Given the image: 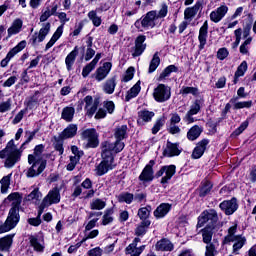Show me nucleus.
Segmentation results:
<instances>
[{
  "mask_svg": "<svg viewBox=\"0 0 256 256\" xmlns=\"http://www.w3.org/2000/svg\"><path fill=\"white\" fill-rule=\"evenodd\" d=\"M146 39L147 37L145 35H139L135 39V46L131 50L132 57H141L145 53V49H147Z\"/></svg>",
  "mask_w": 256,
  "mask_h": 256,
  "instance_id": "12",
  "label": "nucleus"
},
{
  "mask_svg": "<svg viewBox=\"0 0 256 256\" xmlns=\"http://www.w3.org/2000/svg\"><path fill=\"white\" fill-rule=\"evenodd\" d=\"M239 97H233L230 99V103L233 105V109H251L253 106V101H243L239 102L238 101Z\"/></svg>",
  "mask_w": 256,
  "mask_h": 256,
  "instance_id": "30",
  "label": "nucleus"
},
{
  "mask_svg": "<svg viewBox=\"0 0 256 256\" xmlns=\"http://www.w3.org/2000/svg\"><path fill=\"white\" fill-rule=\"evenodd\" d=\"M77 55H79V48L77 46H75V48L73 49V51H71L65 59V64L67 67V71H71V69H73V65L75 63V59H77Z\"/></svg>",
  "mask_w": 256,
  "mask_h": 256,
  "instance_id": "27",
  "label": "nucleus"
},
{
  "mask_svg": "<svg viewBox=\"0 0 256 256\" xmlns=\"http://www.w3.org/2000/svg\"><path fill=\"white\" fill-rule=\"evenodd\" d=\"M228 11L229 7L221 5L216 10L210 13V21H212L213 23H219V21H221V19H223V17L227 15Z\"/></svg>",
  "mask_w": 256,
  "mask_h": 256,
  "instance_id": "19",
  "label": "nucleus"
},
{
  "mask_svg": "<svg viewBox=\"0 0 256 256\" xmlns=\"http://www.w3.org/2000/svg\"><path fill=\"white\" fill-rule=\"evenodd\" d=\"M118 201L119 203H127V205H131L134 201V195L129 192L122 193L118 196Z\"/></svg>",
  "mask_w": 256,
  "mask_h": 256,
  "instance_id": "46",
  "label": "nucleus"
},
{
  "mask_svg": "<svg viewBox=\"0 0 256 256\" xmlns=\"http://www.w3.org/2000/svg\"><path fill=\"white\" fill-rule=\"evenodd\" d=\"M151 225V221L149 220H143L136 228L135 235L137 237H143L145 233H147V229H149V226Z\"/></svg>",
  "mask_w": 256,
  "mask_h": 256,
  "instance_id": "37",
  "label": "nucleus"
},
{
  "mask_svg": "<svg viewBox=\"0 0 256 256\" xmlns=\"http://www.w3.org/2000/svg\"><path fill=\"white\" fill-rule=\"evenodd\" d=\"M77 135V125L70 124L60 134V139H73Z\"/></svg>",
  "mask_w": 256,
  "mask_h": 256,
  "instance_id": "26",
  "label": "nucleus"
},
{
  "mask_svg": "<svg viewBox=\"0 0 256 256\" xmlns=\"http://www.w3.org/2000/svg\"><path fill=\"white\" fill-rule=\"evenodd\" d=\"M201 9V2H197L193 7L186 8L184 11V19H193Z\"/></svg>",
  "mask_w": 256,
  "mask_h": 256,
  "instance_id": "35",
  "label": "nucleus"
},
{
  "mask_svg": "<svg viewBox=\"0 0 256 256\" xmlns=\"http://www.w3.org/2000/svg\"><path fill=\"white\" fill-rule=\"evenodd\" d=\"M113 223V209H107L102 217V225Z\"/></svg>",
  "mask_w": 256,
  "mask_h": 256,
  "instance_id": "52",
  "label": "nucleus"
},
{
  "mask_svg": "<svg viewBox=\"0 0 256 256\" xmlns=\"http://www.w3.org/2000/svg\"><path fill=\"white\" fill-rule=\"evenodd\" d=\"M219 208L225 213V215H233L237 209H239V204H237V198H232L231 200H224L220 203Z\"/></svg>",
  "mask_w": 256,
  "mask_h": 256,
  "instance_id": "14",
  "label": "nucleus"
},
{
  "mask_svg": "<svg viewBox=\"0 0 256 256\" xmlns=\"http://www.w3.org/2000/svg\"><path fill=\"white\" fill-rule=\"evenodd\" d=\"M0 184H1V193H7L11 185V174L4 176L0 180Z\"/></svg>",
  "mask_w": 256,
  "mask_h": 256,
  "instance_id": "47",
  "label": "nucleus"
},
{
  "mask_svg": "<svg viewBox=\"0 0 256 256\" xmlns=\"http://www.w3.org/2000/svg\"><path fill=\"white\" fill-rule=\"evenodd\" d=\"M46 205H57L61 202V190L57 187L53 188L48 192V194L43 198Z\"/></svg>",
  "mask_w": 256,
  "mask_h": 256,
  "instance_id": "15",
  "label": "nucleus"
},
{
  "mask_svg": "<svg viewBox=\"0 0 256 256\" xmlns=\"http://www.w3.org/2000/svg\"><path fill=\"white\" fill-rule=\"evenodd\" d=\"M115 87H117V78L114 76L104 82L102 91L106 93V95H113L115 93Z\"/></svg>",
  "mask_w": 256,
  "mask_h": 256,
  "instance_id": "21",
  "label": "nucleus"
},
{
  "mask_svg": "<svg viewBox=\"0 0 256 256\" xmlns=\"http://www.w3.org/2000/svg\"><path fill=\"white\" fill-rule=\"evenodd\" d=\"M106 206H107V203L99 198L94 199L90 203V208L96 211H101L102 209H105Z\"/></svg>",
  "mask_w": 256,
  "mask_h": 256,
  "instance_id": "44",
  "label": "nucleus"
},
{
  "mask_svg": "<svg viewBox=\"0 0 256 256\" xmlns=\"http://www.w3.org/2000/svg\"><path fill=\"white\" fill-rule=\"evenodd\" d=\"M160 63L161 58H159V52H156L150 62L148 73H153L159 67Z\"/></svg>",
  "mask_w": 256,
  "mask_h": 256,
  "instance_id": "43",
  "label": "nucleus"
},
{
  "mask_svg": "<svg viewBox=\"0 0 256 256\" xmlns=\"http://www.w3.org/2000/svg\"><path fill=\"white\" fill-rule=\"evenodd\" d=\"M12 101L9 98L7 101L0 103V113H7V111H11Z\"/></svg>",
  "mask_w": 256,
  "mask_h": 256,
  "instance_id": "64",
  "label": "nucleus"
},
{
  "mask_svg": "<svg viewBox=\"0 0 256 256\" xmlns=\"http://www.w3.org/2000/svg\"><path fill=\"white\" fill-rule=\"evenodd\" d=\"M203 133V127L194 125L192 128L189 129L187 132V139L189 141H195L201 137V134Z\"/></svg>",
  "mask_w": 256,
  "mask_h": 256,
  "instance_id": "28",
  "label": "nucleus"
},
{
  "mask_svg": "<svg viewBox=\"0 0 256 256\" xmlns=\"http://www.w3.org/2000/svg\"><path fill=\"white\" fill-rule=\"evenodd\" d=\"M171 211V204L162 203L154 211V217L157 219H163Z\"/></svg>",
  "mask_w": 256,
  "mask_h": 256,
  "instance_id": "24",
  "label": "nucleus"
},
{
  "mask_svg": "<svg viewBox=\"0 0 256 256\" xmlns=\"http://www.w3.org/2000/svg\"><path fill=\"white\" fill-rule=\"evenodd\" d=\"M71 151L74 155V156L70 157V161L72 163H77V161H79V159H81L82 155H84L83 151L79 150V147H77V146H72Z\"/></svg>",
  "mask_w": 256,
  "mask_h": 256,
  "instance_id": "48",
  "label": "nucleus"
},
{
  "mask_svg": "<svg viewBox=\"0 0 256 256\" xmlns=\"http://www.w3.org/2000/svg\"><path fill=\"white\" fill-rule=\"evenodd\" d=\"M251 41H253V38L248 37L244 43L240 46V53L242 55H249V45H251Z\"/></svg>",
  "mask_w": 256,
  "mask_h": 256,
  "instance_id": "56",
  "label": "nucleus"
},
{
  "mask_svg": "<svg viewBox=\"0 0 256 256\" xmlns=\"http://www.w3.org/2000/svg\"><path fill=\"white\" fill-rule=\"evenodd\" d=\"M151 211H153V208H151L150 205H147L146 207H142L138 210V217L142 221H147V218L151 215Z\"/></svg>",
  "mask_w": 256,
  "mask_h": 256,
  "instance_id": "42",
  "label": "nucleus"
},
{
  "mask_svg": "<svg viewBox=\"0 0 256 256\" xmlns=\"http://www.w3.org/2000/svg\"><path fill=\"white\" fill-rule=\"evenodd\" d=\"M39 201L41 199V192L39 191V188H35L27 197L26 201Z\"/></svg>",
  "mask_w": 256,
  "mask_h": 256,
  "instance_id": "61",
  "label": "nucleus"
},
{
  "mask_svg": "<svg viewBox=\"0 0 256 256\" xmlns=\"http://www.w3.org/2000/svg\"><path fill=\"white\" fill-rule=\"evenodd\" d=\"M61 35H63V25H60L56 31L54 32L53 36L49 40V42L46 44L45 51H49L57 41L61 38Z\"/></svg>",
  "mask_w": 256,
  "mask_h": 256,
  "instance_id": "29",
  "label": "nucleus"
},
{
  "mask_svg": "<svg viewBox=\"0 0 256 256\" xmlns=\"http://www.w3.org/2000/svg\"><path fill=\"white\" fill-rule=\"evenodd\" d=\"M23 155V150L19 149L15 145V140H10L5 149L0 151V159H5L4 167L6 169H13L19 161H21V156Z\"/></svg>",
  "mask_w": 256,
  "mask_h": 256,
  "instance_id": "1",
  "label": "nucleus"
},
{
  "mask_svg": "<svg viewBox=\"0 0 256 256\" xmlns=\"http://www.w3.org/2000/svg\"><path fill=\"white\" fill-rule=\"evenodd\" d=\"M88 18L90 19V21H92L95 27H99L101 25V17L97 16L96 10H91L88 13Z\"/></svg>",
  "mask_w": 256,
  "mask_h": 256,
  "instance_id": "51",
  "label": "nucleus"
},
{
  "mask_svg": "<svg viewBox=\"0 0 256 256\" xmlns=\"http://www.w3.org/2000/svg\"><path fill=\"white\" fill-rule=\"evenodd\" d=\"M208 33H209V23L205 21L199 30L198 41L200 43L199 44L200 51H203V49H205V45H207Z\"/></svg>",
  "mask_w": 256,
  "mask_h": 256,
  "instance_id": "17",
  "label": "nucleus"
},
{
  "mask_svg": "<svg viewBox=\"0 0 256 256\" xmlns=\"http://www.w3.org/2000/svg\"><path fill=\"white\" fill-rule=\"evenodd\" d=\"M74 116H75V108L65 107L62 110V119H64V121H67V123H71V121H73Z\"/></svg>",
  "mask_w": 256,
  "mask_h": 256,
  "instance_id": "40",
  "label": "nucleus"
},
{
  "mask_svg": "<svg viewBox=\"0 0 256 256\" xmlns=\"http://www.w3.org/2000/svg\"><path fill=\"white\" fill-rule=\"evenodd\" d=\"M139 181H142L143 183H149V181H153V168H151V165L145 166L139 176Z\"/></svg>",
  "mask_w": 256,
  "mask_h": 256,
  "instance_id": "31",
  "label": "nucleus"
},
{
  "mask_svg": "<svg viewBox=\"0 0 256 256\" xmlns=\"http://www.w3.org/2000/svg\"><path fill=\"white\" fill-rule=\"evenodd\" d=\"M231 242L234 243L232 253L239 255V250L243 249V246L247 243V239L242 235H237Z\"/></svg>",
  "mask_w": 256,
  "mask_h": 256,
  "instance_id": "23",
  "label": "nucleus"
},
{
  "mask_svg": "<svg viewBox=\"0 0 256 256\" xmlns=\"http://www.w3.org/2000/svg\"><path fill=\"white\" fill-rule=\"evenodd\" d=\"M21 29H23V20H14V22L12 23V27L8 28V37H12V35H17V33H21Z\"/></svg>",
  "mask_w": 256,
  "mask_h": 256,
  "instance_id": "34",
  "label": "nucleus"
},
{
  "mask_svg": "<svg viewBox=\"0 0 256 256\" xmlns=\"http://www.w3.org/2000/svg\"><path fill=\"white\" fill-rule=\"evenodd\" d=\"M167 13H169V7L164 3L161 5L159 12H156V19H165Z\"/></svg>",
  "mask_w": 256,
  "mask_h": 256,
  "instance_id": "57",
  "label": "nucleus"
},
{
  "mask_svg": "<svg viewBox=\"0 0 256 256\" xmlns=\"http://www.w3.org/2000/svg\"><path fill=\"white\" fill-rule=\"evenodd\" d=\"M81 138L84 141L88 142V147L95 149L99 145V135L97 134V130L95 128H89L83 130L81 133Z\"/></svg>",
  "mask_w": 256,
  "mask_h": 256,
  "instance_id": "7",
  "label": "nucleus"
},
{
  "mask_svg": "<svg viewBox=\"0 0 256 256\" xmlns=\"http://www.w3.org/2000/svg\"><path fill=\"white\" fill-rule=\"evenodd\" d=\"M208 221H211V223H217V221H219L217 210L209 209L203 211L198 218V227H203V225H205V223Z\"/></svg>",
  "mask_w": 256,
  "mask_h": 256,
  "instance_id": "9",
  "label": "nucleus"
},
{
  "mask_svg": "<svg viewBox=\"0 0 256 256\" xmlns=\"http://www.w3.org/2000/svg\"><path fill=\"white\" fill-rule=\"evenodd\" d=\"M153 97L157 103H165L171 99V88L165 84H159L153 91Z\"/></svg>",
  "mask_w": 256,
  "mask_h": 256,
  "instance_id": "6",
  "label": "nucleus"
},
{
  "mask_svg": "<svg viewBox=\"0 0 256 256\" xmlns=\"http://www.w3.org/2000/svg\"><path fill=\"white\" fill-rule=\"evenodd\" d=\"M155 117V112L149 111L147 109L140 110L138 112L137 124L140 126L147 125Z\"/></svg>",
  "mask_w": 256,
  "mask_h": 256,
  "instance_id": "16",
  "label": "nucleus"
},
{
  "mask_svg": "<svg viewBox=\"0 0 256 256\" xmlns=\"http://www.w3.org/2000/svg\"><path fill=\"white\" fill-rule=\"evenodd\" d=\"M247 72V61H243L237 68L235 72L236 79H239V77H243L245 73Z\"/></svg>",
  "mask_w": 256,
  "mask_h": 256,
  "instance_id": "55",
  "label": "nucleus"
},
{
  "mask_svg": "<svg viewBox=\"0 0 256 256\" xmlns=\"http://www.w3.org/2000/svg\"><path fill=\"white\" fill-rule=\"evenodd\" d=\"M155 21H157V11L152 10L149 11L143 18L142 20H137L134 25L136 27V29H141V27H143V29H153L155 27Z\"/></svg>",
  "mask_w": 256,
  "mask_h": 256,
  "instance_id": "5",
  "label": "nucleus"
},
{
  "mask_svg": "<svg viewBox=\"0 0 256 256\" xmlns=\"http://www.w3.org/2000/svg\"><path fill=\"white\" fill-rule=\"evenodd\" d=\"M11 229H15V226L8 222V220H6L4 223L0 222V234L7 233L8 231H11Z\"/></svg>",
  "mask_w": 256,
  "mask_h": 256,
  "instance_id": "62",
  "label": "nucleus"
},
{
  "mask_svg": "<svg viewBox=\"0 0 256 256\" xmlns=\"http://www.w3.org/2000/svg\"><path fill=\"white\" fill-rule=\"evenodd\" d=\"M102 161L101 163L96 167L95 171L96 174L99 177H102V175H105V173H108L113 169V161L114 158L109 155V152L102 151Z\"/></svg>",
  "mask_w": 256,
  "mask_h": 256,
  "instance_id": "4",
  "label": "nucleus"
},
{
  "mask_svg": "<svg viewBox=\"0 0 256 256\" xmlns=\"http://www.w3.org/2000/svg\"><path fill=\"white\" fill-rule=\"evenodd\" d=\"M97 107H99V101L94 100L93 105L89 106L88 108H85L87 111V116L93 117V115H95V113L97 112Z\"/></svg>",
  "mask_w": 256,
  "mask_h": 256,
  "instance_id": "63",
  "label": "nucleus"
},
{
  "mask_svg": "<svg viewBox=\"0 0 256 256\" xmlns=\"http://www.w3.org/2000/svg\"><path fill=\"white\" fill-rule=\"evenodd\" d=\"M28 163L32 166L28 169L26 177H38L47 167V160H39L37 156L33 154L28 155Z\"/></svg>",
  "mask_w": 256,
  "mask_h": 256,
  "instance_id": "3",
  "label": "nucleus"
},
{
  "mask_svg": "<svg viewBox=\"0 0 256 256\" xmlns=\"http://www.w3.org/2000/svg\"><path fill=\"white\" fill-rule=\"evenodd\" d=\"M207 145H209V139H202L200 142H198L192 152V159H201L207 150Z\"/></svg>",
  "mask_w": 256,
  "mask_h": 256,
  "instance_id": "18",
  "label": "nucleus"
},
{
  "mask_svg": "<svg viewBox=\"0 0 256 256\" xmlns=\"http://www.w3.org/2000/svg\"><path fill=\"white\" fill-rule=\"evenodd\" d=\"M101 149L104 153H109L108 156L113 157V151H115V153H121V150L125 149V143L121 142V140H116L114 144L105 141L101 143Z\"/></svg>",
  "mask_w": 256,
  "mask_h": 256,
  "instance_id": "8",
  "label": "nucleus"
},
{
  "mask_svg": "<svg viewBox=\"0 0 256 256\" xmlns=\"http://www.w3.org/2000/svg\"><path fill=\"white\" fill-rule=\"evenodd\" d=\"M51 31V23L47 22L42 24L41 29L39 32H35L30 41L32 42V45H37V43H43L45 41V37L49 35V32Z\"/></svg>",
  "mask_w": 256,
  "mask_h": 256,
  "instance_id": "10",
  "label": "nucleus"
},
{
  "mask_svg": "<svg viewBox=\"0 0 256 256\" xmlns=\"http://www.w3.org/2000/svg\"><path fill=\"white\" fill-rule=\"evenodd\" d=\"M15 234L7 235L3 238H0V251H9L11 245H13V238Z\"/></svg>",
  "mask_w": 256,
  "mask_h": 256,
  "instance_id": "33",
  "label": "nucleus"
},
{
  "mask_svg": "<svg viewBox=\"0 0 256 256\" xmlns=\"http://www.w3.org/2000/svg\"><path fill=\"white\" fill-rule=\"evenodd\" d=\"M7 199L8 201H12V204L6 221L14 227H17V224L21 219L19 209H21V203H23V196L19 192H13L7 197Z\"/></svg>",
  "mask_w": 256,
  "mask_h": 256,
  "instance_id": "2",
  "label": "nucleus"
},
{
  "mask_svg": "<svg viewBox=\"0 0 256 256\" xmlns=\"http://www.w3.org/2000/svg\"><path fill=\"white\" fill-rule=\"evenodd\" d=\"M235 233H237V225L231 226L228 229V235L224 239L225 243H231V241H233V239H235L237 236Z\"/></svg>",
  "mask_w": 256,
  "mask_h": 256,
  "instance_id": "53",
  "label": "nucleus"
},
{
  "mask_svg": "<svg viewBox=\"0 0 256 256\" xmlns=\"http://www.w3.org/2000/svg\"><path fill=\"white\" fill-rule=\"evenodd\" d=\"M29 242L31 247H33L34 251H37V253H43V251H45V244L39 237L32 235L29 237Z\"/></svg>",
  "mask_w": 256,
  "mask_h": 256,
  "instance_id": "25",
  "label": "nucleus"
},
{
  "mask_svg": "<svg viewBox=\"0 0 256 256\" xmlns=\"http://www.w3.org/2000/svg\"><path fill=\"white\" fill-rule=\"evenodd\" d=\"M141 92V81H138L127 93L126 101H131V99L137 97Z\"/></svg>",
  "mask_w": 256,
  "mask_h": 256,
  "instance_id": "38",
  "label": "nucleus"
},
{
  "mask_svg": "<svg viewBox=\"0 0 256 256\" xmlns=\"http://www.w3.org/2000/svg\"><path fill=\"white\" fill-rule=\"evenodd\" d=\"M95 67H97V64L95 62L91 61L89 64H87L82 70V77H89V73H91V71H93Z\"/></svg>",
  "mask_w": 256,
  "mask_h": 256,
  "instance_id": "59",
  "label": "nucleus"
},
{
  "mask_svg": "<svg viewBox=\"0 0 256 256\" xmlns=\"http://www.w3.org/2000/svg\"><path fill=\"white\" fill-rule=\"evenodd\" d=\"M126 253L127 255H131V256H139L141 255V250H139V248L135 246V244H130L126 248Z\"/></svg>",
  "mask_w": 256,
  "mask_h": 256,
  "instance_id": "58",
  "label": "nucleus"
},
{
  "mask_svg": "<svg viewBox=\"0 0 256 256\" xmlns=\"http://www.w3.org/2000/svg\"><path fill=\"white\" fill-rule=\"evenodd\" d=\"M176 167L175 165L166 166L165 169V176L162 177L161 183L165 185V183H168L170 179L175 175Z\"/></svg>",
  "mask_w": 256,
  "mask_h": 256,
  "instance_id": "39",
  "label": "nucleus"
},
{
  "mask_svg": "<svg viewBox=\"0 0 256 256\" xmlns=\"http://www.w3.org/2000/svg\"><path fill=\"white\" fill-rule=\"evenodd\" d=\"M27 47V41L22 40L17 46H15L14 48H12L6 55V57L0 62V66L1 67H7V65H9V61H11V59L13 57H15L17 55V53H20V51H23V49Z\"/></svg>",
  "mask_w": 256,
  "mask_h": 256,
  "instance_id": "13",
  "label": "nucleus"
},
{
  "mask_svg": "<svg viewBox=\"0 0 256 256\" xmlns=\"http://www.w3.org/2000/svg\"><path fill=\"white\" fill-rule=\"evenodd\" d=\"M164 157H175L177 155H181V150H179V146L175 143L167 142L166 148L163 151Z\"/></svg>",
  "mask_w": 256,
  "mask_h": 256,
  "instance_id": "22",
  "label": "nucleus"
},
{
  "mask_svg": "<svg viewBox=\"0 0 256 256\" xmlns=\"http://www.w3.org/2000/svg\"><path fill=\"white\" fill-rule=\"evenodd\" d=\"M111 67H113L111 62H105L103 66L99 67L96 70V81H103L104 79H106L107 75H109V73L111 72Z\"/></svg>",
  "mask_w": 256,
  "mask_h": 256,
  "instance_id": "20",
  "label": "nucleus"
},
{
  "mask_svg": "<svg viewBox=\"0 0 256 256\" xmlns=\"http://www.w3.org/2000/svg\"><path fill=\"white\" fill-rule=\"evenodd\" d=\"M163 125H165V119L159 118L152 127V134L157 135V133L161 131V127H163Z\"/></svg>",
  "mask_w": 256,
  "mask_h": 256,
  "instance_id": "60",
  "label": "nucleus"
},
{
  "mask_svg": "<svg viewBox=\"0 0 256 256\" xmlns=\"http://www.w3.org/2000/svg\"><path fill=\"white\" fill-rule=\"evenodd\" d=\"M205 103V100L203 98L196 99L192 105L190 106V110L185 115V121L187 123H195V118H193V115H197L199 111H201V108L203 107Z\"/></svg>",
  "mask_w": 256,
  "mask_h": 256,
  "instance_id": "11",
  "label": "nucleus"
},
{
  "mask_svg": "<svg viewBox=\"0 0 256 256\" xmlns=\"http://www.w3.org/2000/svg\"><path fill=\"white\" fill-rule=\"evenodd\" d=\"M214 229L215 228L213 226H206L204 229L201 230L203 243H205L206 245H211Z\"/></svg>",
  "mask_w": 256,
  "mask_h": 256,
  "instance_id": "32",
  "label": "nucleus"
},
{
  "mask_svg": "<svg viewBox=\"0 0 256 256\" xmlns=\"http://www.w3.org/2000/svg\"><path fill=\"white\" fill-rule=\"evenodd\" d=\"M212 189H213V184H211V182H206L201 187L199 195L201 197H206V195H209L211 193Z\"/></svg>",
  "mask_w": 256,
  "mask_h": 256,
  "instance_id": "54",
  "label": "nucleus"
},
{
  "mask_svg": "<svg viewBox=\"0 0 256 256\" xmlns=\"http://www.w3.org/2000/svg\"><path fill=\"white\" fill-rule=\"evenodd\" d=\"M180 95H199V89L197 87L183 86L180 90Z\"/></svg>",
  "mask_w": 256,
  "mask_h": 256,
  "instance_id": "49",
  "label": "nucleus"
},
{
  "mask_svg": "<svg viewBox=\"0 0 256 256\" xmlns=\"http://www.w3.org/2000/svg\"><path fill=\"white\" fill-rule=\"evenodd\" d=\"M177 71H179V68H177V66L175 65H169L167 66L163 72L160 74L159 76V80L163 81V79L169 77V75H171V73H177Z\"/></svg>",
  "mask_w": 256,
  "mask_h": 256,
  "instance_id": "41",
  "label": "nucleus"
},
{
  "mask_svg": "<svg viewBox=\"0 0 256 256\" xmlns=\"http://www.w3.org/2000/svg\"><path fill=\"white\" fill-rule=\"evenodd\" d=\"M173 248V243L165 238L156 243L157 251H173Z\"/></svg>",
  "mask_w": 256,
  "mask_h": 256,
  "instance_id": "36",
  "label": "nucleus"
},
{
  "mask_svg": "<svg viewBox=\"0 0 256 256\" xmlns=\"http://www.w3.org/2000/svg\"><path fill=\"white\" fill-rule=\"evenodd\" d=\"M39 95V91L35 92V95L27 98L24 102V105H26L27 109H33L37 103H39V98L37 97Z\"/></svg>",
  "mask_w": 256,
  "mask_h": 256,
  "instance_id": "45",
  "label": "nucleus"
},
{
  "mask_svg": "<svg viewBox=\"0 0 256 256\" xmlns=\"http://www.w3.org/2000/svg\"><path fill=\"white\" fill-rule=\"evenodd\" d=\"M127 135V125H122L116 128L115 137L118 141H123Z\"/></svg>",
  "mask_w": 256,
  "mask_h": 256,
  "instance_id": "50",
  "label": "nucleus"
}]
</instances>
